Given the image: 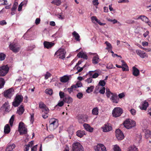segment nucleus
<instances>
[{"label":"nucleus","mask_w":151,"mask_h":151,"mask_svg":"<svg viewBox=\"0 0 151 151\" xmlns=\"http://www.w3.org/2000/svg\"><path fill=\"white\" fill-rule=\"evenodd\" d=\"M50 125L49 128L50 130H53L58 126V121L55 118L51 119L49 121Z\"/></svg>","instance_id":"obj_1"},{"label":"nucleus","mask_w":151,"mask_h":151,"mask_svg":"<svg viewBox=\"0 0 151 151\" xmlns=\"http://www.w3.org/2000/svg\"><path fill=\"white\" fill-rule=\"evenodd\" d=\"M71 151H84V148L80 143L76 142L72 144Z\"/></svg>","instance_id":"obj_2"},{"label":"nucleus","mask_w":151,"mask_h":151,"mask_svg":"<svg viewBox=\"0 0 151 151\" xmlns=\"http://www.w3.org/2000/svg\"><path fill=\"white\" fill-rule=\"evenodd\" d=\"M124 127L127 129H130L136 125L135 122L129 119H126L123 123Z\"/></svg>","instance_id":"obj_3"},{"label":"nucleus","mask_w":151,"mask_h":151,"mask_svg":"<svg viewBox=\"0 0 151 151\" xmlns=\"http://www.w3.org/2000/svg\"><path fill=\"white\" fill-rule=\"evenodd\" d=\"M23 97L22 95H17L12 102V105L14 107L18 106L22 101Z\"/></svg>","instance_id":"obj_4"},{"label":"nucleus","mask_w":151,"mask_h":151,"mask_svg":"<svg viewBox=\"0 0 151 151\" xmlns=\"http://www.w3.org/2000/svg\"><path fill=\"white\" fill-rule=\"evenodd\" d=\"M18 130L21 135L26 134L27 133V129L25 127V124L22 122L19 124Z\"/></svg>","instance_id":"obj_5"},{"label":"nucleus","mask_w":151,"mask_h":151,"mask_svg":"<svg viewBox=\"0 0 151 151\" xmlns=\"http://www.w3.org/2000/svg\"><path fill=\"white\" fill-rule=\"evenodd\" d=\"M66 52L64 49L60 48L55 54L56 57L61 59H63L65 58V54Z\"/></svg>","instance_id":"obj_6"},{"label":"nucleus","mask_w":151,"mask_h":151,"mask_svg":"<svg viewBox=\"0 0 151 151\" xmlns=\"http://www.w3.org/2000/svg\"><path fill=\"white\" fill-rule=\"evenodd\" d=\"M123 112L122 109L119 107H115L113 110L112 114L113 116L117 117L120 116Z\"/></svg>","instance_id":"obj_7"},{"label":"nucleus","mask_w":151,"mask_h":151,"mask_svg":"<svg viewBox=\"0 0 151 151\" xmlns=\"http://www.w3.org/2000/svg\"><path fill=\"white\" fill-rule=\"evenodd\" d=\"M9 47L10 50L15 53L19 52L21 48L20 46L18 44L14 43H11L9 45Z\"/></svg>","instance_id":"obj_8"},{"label":"nucleus","mask_w":151,"mask_h":151,"mask_svg":"<svg viewBox=\"0 0 151 151\" xmlns=\"http://www.w3.org/2000/svg\"><path fill=\"white\" fill-rule=\"evenodd\" d=\"M14 91V89L12 88H11L5 90L3 93V95L6 98L10 99L13 95V93L12 92Z\"/></svg>","instance_id":"obj_9"},{"label":"nucleus","mask_w":151,"mask_h":151,"mask_svg":"<svg viewBox=\"0 0 151 151\" xmlns=\"http://www.w3.org/2000/svg\"><path fill=\"white\" fill-rule=\"evenodd\" d=\"M88 117L86 115H79L77 116V119L78 122L81 124L88 121Z\"/></svg>","instance_id":"obj_10"},{"label":"nucleus","mask_w":151,"mask_h":151,"mask_svg":"<svg viewBox=\"0 0 151 151\" xmlns=\"http://www.w3.org/2000/svg\"><path fill=\"white\" fill-rule=\"evenodd\" d=\"M9 68L7 65L0 67V76H4L8 72Z\"/></svg>","instance_id":"obj_11"},{"label":"nucleus","mask_w":151,"mask_h":151,"mask_svg":"<svg viewBox=\"0 0 151 151\" xmlns=\"http://www.w3.org/2000/svg\"><path fill=\"white\" fill-rule=\"evenodd\" d=\"M115 135L116 138L119 140H122L124 138L123 133L119 129H118L116 130Z\"/></svg>","instance_id":"obj_12"},{"label":"nucleus","mask_w":151,"mask_h":151,"mask_svg":"<svg viewBox=\"0 0 151 151\" xmlns=\"http://www.w3.org/2000/svg\"><path fill=\"white\" fill-rule=\"evenodd\" d=\"M95 151H106V148L104 145L101 144H99L94 147Z\"/></svg>","instance_id":"obj_13"},{"label":"nucleus","mask_w":151,"mask_h":151,"mask_svg":"<svg viewBox=\"0 0 151 151\" xmlns=\"http://www.w3.org/2000/svg\"><path fill=\"white\" fill-rule=\"evenodd\" d=\"M103 131L104 132H107L111 131L112 128L111 125L109 123L104 124V126L102 127Z\"/></svg>","instance_id":"obj_14"},{"label":"nucleus","mask_w":151,"mask_h":151,"mask_svg":"<svg viewBox=\"0 0 151 151\" xmlns=\"http://www.w3.org/2000/svg\"><path fill=\"white\" fill-rule=\"evenodd\" d=\"M136 53L141 58H147L148 57L147 54L143 51H141L139 50H137Z\"/></svg>","instance_id":"obj_15"},{"label":"nucleus","mask_w":151,"mask_h":151,"mask_svg":"<svg viewBox=\"0 0 151 151\" xmlns=\"http://www.w3.org/2000/svg\"><path fill=\"white\" fill-rule=\"evenodd\" d=\"M110 100L114 103L117 104L119 101V99L116 94L112 93V96L110 98Z\"/></svg>","instance_id":"obj_16"},{"label":"nucleus","mask_w":151,"mask_h":151,"mask_svg":"<svg viewBox=\"0 0 151 151\" xmlns=\"http://www.w3.org/2000/svg\"><path fill=\"white\" fill-rule=\"evenodd\" d=\"M54 43L52 42H50L47 41H44L43 45L45 48L49 49L54 45Z\"/></svg>","instance_id":"obj_17"},{"label":"nucleus","mask_w":151,"mask_h":151,"mask_svg":"<svg viewBox=\"0 0 151 151\" xmlns=\"http://www.w3.org/2000/svg\"><path fill=\"white\" fill-rule=\"evenodd\" d=\"M84 129L87 131L92 132L93 131V128L91 127L88 124L85 123L83 125Z\"/></svg>","instance_id":"obj_18"},{"label":"nucleus","mask_w":151,"mask_h":151,"mask_svg":"<svg viewBox=\"0 0 151 151\" xmlns=\"http://www.w3.org/2000/svg\"><path fill=\"white\" fill-rule=\"evenodd\" d=\"M63 100L64 102L68 104L71 103L73 101V99L69 96H65Z\"/></svg>","instance_id":"obj_19"},{"label":"nucleus","mask_w":151,"mask_h":151,"mask_svg":"<svg viewBox=\"0 0 151 151\" xmlns=\"http://www.w3.org/2000/svg\"><path fill=\"white\" fill-rule=\"evenodd\" d=\"M148 105V102L145 101L142 103L141 106H139L140 109L141 110H146Z\"/></svg>","instance_id":"obj_20"},{"label":"nucleus","mask_w":151,"mask_h":151,"mask_svg":"<svg viewBox=\"0 0 151 151\" xmlns=\"http://www.w3.org/2000/svg\"><path fill=\"white\" fill-rule=\"evenodd\" d=\"M77 56L79 58H81L87 60L88 59V57L86 53L83 52H80L78 53L77 55Z\"/></svg>","instance_id":"obj_21"},{"label":"nucleus","mask_w":151,"mask_h":151,"mask_svg":"<svg viewBox=\"0 0 151 151\" xmlns=\"http://www.w3.org/2000/svg\"><path fill=\"white\" fill-rule=\"evenodd\" d=\"M76 134L77 136L81 138L86 134V132L84 130H79L77 131Z\"/></svg>","instance_id":"obj_22"},{"label":"nucleus","mask_w":151,"mask_h":151,"mask_svg":"<svg viewBox=\"0 0 151 151\" xmlns=\"http://www.w3.org/2000/svg\"><path fill=\"white\" fill-rule=\"evenodd\" d=\"M132 69H133V72H132L133 75L135 76H138L139 74V70L137 68L134 66H133L132 67Z\"/></svg>","instance_id":"obj_23"},{"label":"nucleus","mask_w":151,"mask_h":151,"mask_svg":"<svg viewBox=\"0 0 151 151\" xmlns=\"http://www.w3.org/2000/svg\"><path fill=\"white\" fill-rule=\"evenodd\" d=\"M24 111V106L22 105H21L17 109V113L19 115H22Z\"/></svg>","instance_id":"obj_24"},{"label":"nucleus","mask_w":151,"mask_h":151,"mask_svg":"<svg viewBox=\"0 0 151 151\" xmlns=\"http://www.w3.org/2000/svg\"><path fill=\"white\" fill-rule=\"evenodd\" d=\"M69 80V78L67 76H64L63 77H61L60 78V81L62 83H66Z\"/></svg>","instance_id":"obj_25"},{"label":"nucleus","mask_w":151,"mask_h":151,"mask_svg":"<svg viewBox=\"0 0 151 151\" xmlns=\"http://www.w3.org/2000/svg\"><path fill=\"white\" fill-rule=\"evenodd\" d=\"M96 55L93 57L92 59V63L94 64H96L98 63L99 62V58L98 55L96 53Z\"/></svg>","instance_id":"obj_26"},{"label":"nucleus","mask_w":151,"mask_h":151,"mask_svg":"<svg viewBox=\"0 0 151 151\" xmlns=\"http://www.w3.org/2000/svg\"><path fill=\"white\" fill-rule=\"evenodd\" d=\"M121 62L122 63V66L124 67H122V70L123 71H128L129 70V67L127 64L124 60H122Z\"/></svg>","instance_id":"obj_27"},{"label":"nucleus","mask_w":151,"mask_h":151,"mask_svg":"<svg viewBox=\"0 0 151 151\" xmlns=\"http://www.w3.org/2000/svg\"><path fill=\"white\" fill-rule=\"evenodd\" d=\"M15 147V145L14 144L12 145L9 144L8 145L6 149V151H11Z\"/></svg>","instance_id":"obj_28"},{"label":"nucleus","mask_w":151,"mask_h":151,"mask_svg":"<svg viewBox=\"0 0 151 151\" xmlns=\"http://www.w3.org/2000/svg\"><path fill=\"white\" fill-rule=\"evenodd\" d=\"M72 35L74 37H75V39L77 41H80V36L79 34L76 31L73 32L72 33Z\"/></svg>","instance_id":"obj_29"},{"label":"nucleus","mask_w":151,"mask_h":151,"mask_svg":"<svg viewBox=\"0 0 151 151\" xmlns=\"http://www.w3.org/2000/svg\"><path fill=\"white\" fill-rule=\"evenodd\" d=\"M138 19H141L142 21L147 23L148 22V19L145 16L140 15L138 18Z\"/></svg>","instance_id":"obj_30"},{"label":"nucleus","mask_w":151,"mask_h":151,"mask_svg":"<svg viewBox=\"0 0 151 151\" xmlns=\"http://www.w3.org/2000/svg\"><path fill=\"white\" fill-rule=\"evenodd\" d=\"M10 131V127L8 124H6L4 127V132L5 134H8Z\"/></svg>","instance_id":"obj_31"},{"label":"nucleus","mask_w":151,"mask_h":151,"mask_svg":"<svg viewBox=\"0 0 151 151\" xmlns=\"http://www.w3.org/2000/svg\"><path fill=\"white\" fill-rule=\"evenodd\" d=\"M39 107L42 109L47 107L46 105L42 101H40L39 103Z\"/></svg>","instance_id":"obj_32"},{"label":"nucleus","mask_w":151,"mask_h":151,"mask_svg":"<svg viewBox=\"0 0 151 151\" xmlns=\"http://www.w3.org/2000/svg\"><path fill=\"white\" fill-rule=\"evenodd\" d=\"M61 2L60 0H53L51 3L57 6H59L61 4Z\"/></svg>","instance_id":"obj_33"},{"label":"nucleus","mask_w":151,"mask_h":151,"mask_svg":"<svg viewBox=\"0 0 151 151\" xmlns=\"http://www.w3.org/2000/svg\"><path fill=\"white\" fill-rule=\"evenodd\" d=\"M151 134L150 131L149 130H147L145 132V136L146 138H148L150 137Z\"/></svg>","instance_id":"obj_34"},{"label":"nucleus","mask_w":151,"mask_h":151,"mask_svg":"<svg viewBox=\"0 0 151 151\" xmlns=\"http://www.w3.org/2000/svg\"><path fill=\"white\" fill-rule=\"evenodd\" d=\"M4 105L6 106V108L4 109V111L6 112H8L10 111V109L8 102L7 101L5 102L4 104Z\"/></svg>","instance_id":"obj_35"},{"label":"nucleus","mask_w":151,"mask_h":151,"mask_svg":"<svg viewBox=\"0 0 151 151\" xmlns=\"http://www.w3.org/2000/svg\"><path fill=\"white\" fill-rule=\"evenodd\" d=\"M76 88V87L75 85H72L70 88H68L67 89L69 93H70L73 90H75Z\"/></svg>","instance_id":"obj_36"},{"label":"nucleus","mask_w":151,"mask_h":151,"mask_svg":"<svg viewBox=\"0 0 151 151\" xmlns=\"http://www.w3.org/2000/svg\"><path fill=\"white\" fill-rule=\"evenodd\" d=\"M94 88V87L93 86H91L88 87L86 90V92L88 93H89L93 91Z\"/></svg>","instance_id":"obj_37"},{"label":"nucleus","mask_w":151,"mask_h":151,"mask_svg":"<svg viewBox=\"0 0 151 151\" xmlns=\"http://www.w3.org/2000/svg\"><path fill=\"white\" fill-rule=\"evenodd\" d=\"M128 151H138V150L136 147L133 146L129 147L128 149Z\"/></svg>","instance_id":"obj_38"},{"label":"nucleus","mask_w":151,"mask_h":151,"mask_svg":"<svg viewBox=\"0 0 151 151\" xmlns=\"http://www.w3.org/2000/svg\"><path fill=\"white\" fill-rule=\"evenodd\" d=\"M92 113L94 115H98V108L97 107L94 108L92 110Z\"/></svg>","instance_id":"obj_39"},{"label":"nucleus","mask_w":151,"mask_h":151,"mask_svg":"<svg viewBox=\"0 0 151 151\" xmlns=\"http://www.w3.org/2000/svg\"><path fill=\"white\" fill-rule=\"evenodd\" d=\"M5 81L4 79L0 78V88L3 87L5 84Z\"/></svg>","instance_id":"obj_40"},{"label":"nucleus","mask_w":151,"mask_h":151,"mask_svg":"<svg viewBox=\"0 0 151 151\" xmlns=\"http://www.w3.org/2000/svg\"><path fill=\"white\" fill-rule=\"evenodd\" d=\"M45 93L49 95H51L52 94V90L51 89H47L45 91Z\"/></svg>","instance_id":"obj_41"},{"label":"nucleus","mask_w":151,"mask_h":151,"mask_svg":"<svg viewBox=\"0 0 151 151\" xmlns=\"http://www.w3.org/2000/svg\"><path fill=\"white\" fill-rule=\"evenodd\" d=\"M106 44L107 47H106V49L108 50L109 49H111L112 48V47L111 44L108 41H106L105 42Z\"/></svg>","instance_id":"obj_42"},{"label":"nucleus","mask_w":151,"mask_h":151,"mask_svg":"<svg viewBox=\"0 0 151 151\" xmlns=\"http://www.w3.org/2000/svg\"><path fill=\"white\" fill-rule=\"evenodd\" d=\"M18 3L17 2H15L14 4L13 7L11 9V11H15L17 8Z\"/></svg>","instance_id":"obj_43"},{"label":"nucleus","mask_w":151,"mask_h":151,"mask_svg":"<svg viewBox=\"0 0 151 151\" xmlns=\"http://www.w3.org/2000/svg\"><path fill=\"white\" fill-rule=\"evenodd\" d=\"M42 110L44 114H48V113L49 112V109L47 107L44 109H42Z\"/></svg>","instance_id":"obj_44"},{"label":"nucleus","mask_w":151,"mask_h":151,"mask_svg":"<svg viewBox=\"0 0 151 151\" xmlns=\"http://www.w3.org/2000/svg\"><path fill=\"white\" fill-rule=\"evenodd\" d=\"M64 104V102L63 100L62 101H59L57 105L55 106V107L56 108L58 106L62 107L63 105Z\"/></svg>","instance_id":"obj_45"},{"label":"nucleus","mask_w":151,"mask_h":151,"mask_svg":"<svg viewBox=\"0 0 151 151\" xmlns=\"http://www.w3.org/2000/svg\"><path fill=\"white\" fill-rule=\"evenodd\" d=\"M51 74L48 72H46V74L45 75V78L46 80L48 79L51 76Z\"/></svg>","instance_id":"obj_46"},{"label":"nucleus","mask_w":151,"mask_h":151,"mask_svg":"<svg viewBox=\"0 0 151 151\" xmlns=\"http://www.w3.org/2000/svg\"><path fill=\"white\" fill-rule=\"evenodd\" d=\"M99 86H104L106 85V82L104 80H100L99 83Z\"/></svg>","instance_id":"obj_47"},{"label":"nucleus","mask_w":151,"mask_h":151,"mask_svg":"<svg viewBox=\"0 0 151 151\" xmlns=\"http://www.w3.org/2000/svg\"><path fill=\"white\" fill-rule=\"evenodd\" d=\"M113 148L114 151H121L119 147L116 145L114 146Z\"/></svg>","instance_id":"obj_48"},{"label":"nucleus","mask_w":151,"mask_h":151,"mask_svg":"<svg viewBox=\"0 0 151 151\" xmlns=\"http://www.w3.org/2000/svg\"><path fill=\"white\" fill-rule=\"evenodd\" d=\"M59 96H60V98L61 99H63L65 98L66 96H65V93L62 91H60L59 92Z\"/></svg>","instance_id":"obj_49"},{"label":"nucleus","mask_w":151,"mask_h":151,"mask_svg":"<svg viewBox=\"0 0 151 151\" xmlns=\"http://www.w3.org/2000/svg\"><path fill=\"white\" fill-rule=\"evenodd\" d=\"M6 56V55L4 53H0V60H4Z\"/></svg>","instance_id":"obj_50"},{"label":"nucleus","mask_w":151,"mask_h":151,"mask_svg":"<svg viewBox=\"0 0 151 151\" xmlns=\"http://www.w3.org/2000/svg\"><path fill=\"white\" fill-rule=\"evenodd\" d=\"M75 86L76 87V88L78 87L82 86V84L80 81H78L77 82Z\"/></svg>","instance_id":"obj_51"},{"label":"nucleus","mask_w":151,"mask_h":151,"mask_svg":"<svg viewBox=\"0 0 151 151\" xmlns=\"http://www.w3.org/2000/svg\"><path fill=\"white\" fill-rule=\"evenodd\" d=\"M134 22V21L132 19H129L127 20L126 22V23L129 24H133Z\"/></svg>","instance_id":"obj_52"},{"label":"nucleus","mask_w":151,"mask_h":151,"mask_svg":"<svg viewBox=\"0 0 151 151\" xmlns=\"http://www.w3.org/2000/svg\"><path fill=\"white\" fill-rule=\"evenodd\" d=\"M83 94L82 93H78L77 95V97L79 99H81L83 97Z\"/></svg>","instance_id":"obj_53"},{"label":"nucleus","mask_w":151,"mask_h":151,"mask_svg":"<svg viewBox=\"0 0 151 151\" xmlns=\"http://www.w3.org/2000/svg\"><path fill=\"white\" fill-rule=\"evenodd\" d=\"M130 111L131 114L133 115H134L136 114V110L133 109H131L130 110Z\"/></svg>","instance_id":"obj_54"},{"label":"nucleus","mask_w":151,"mask_h":151,"mask_svg":"<svg viewBox=\"0 0 151 151\" xmlns=\"http://www.w3.org/2000/svg\"><path fill=\"white\" fill-rule=\"evenodd\" d=\"M24 5V4L23 2H22L21 3V4H19V6L18 8V11H20L22 9V6Z\"/></svg>","instance_id":"obj_55"},{"label":"nucleus","mask_w":151,"mask_h":151,"mask_svg":"<svg viewBox=\"0 0 151 151\" xmlns=\"http://www.w3.org/2000/svg\"><path fill=\"white\" fill-rule=\"evenodd\" d=\"M92 78L91 77L88 78L85 80V81L87 82L88 83H90L92 82Z\"/></svg>","instance_id":"obj_56"},{"label":"nucleus","mask_w":151,"mask_h":151,"mask_svg":"<svg viewBox=\"0 0 151 151\" xmlns=\"http://www.w3.org/2000/svg\"><path fill=\"white\" fill-rule=\"evenodd\" d=\"M149 32L148 30L146 32L144 33L143 34L144 37L145 38L146 37L148 36H149Z\"/></svg>","instance_id":"obj_57"},{"label":"nucleus","mask_w":151,"mask_h":151,"mask_svg":"<svg viewBox=\"0 0 151 151\" xmlns=\"http://www.w3.org/2000/svg\"><path fill=\"white\" fill-rule=\"evenodd\" d=\"M83 67L80 68V67H77L76 69L78 70V72L76 73H78V72H81L83 69Z\"/></svg>","instance_id":"obj_58"},{"label":"nucleus","mask_w":151,"mask_h":151,"mask_svg":"<svg viewBox=\"0 0 151 151\" xmlns=\"http://www.w3.org/2000/svg\"><path fill=\"white\" fill-rule=\"evenodd\" d=\"M7 24L5 20H3L0 21V25L2 26L6 25Z\"/></svg>","instance_id":"obj_59"},{"label":"nucleus","mask_w":151,"mask_h":151,"mask_svg":"<svg viewBox=\"0 0 151 151\" xmlns=\"http://www.w3.org/2000/svg\"><path fill=\"white\" fill-rule=\"evenodd\" d=\"M105 87H103L99 91V92L102 94H103L105 93Z\"/></svg>","instance_id":"obj_60"},{"label":"nucleus","mask_w":151,"mask_h":151,"mask_svg":"<svg viewBox=\"0 0 151 151\" xmlns=\"http://www.w3.org/2000/svg\"><path fill=\"white\" fill-rule=\"evenodd\" d=\"M93 4L95 6H98L99 4L98 0H93Z\"/></svg>","instance_id":"obj_61"},{"label":"nucleus","mask_w":151,"mask_h":151,"mask_svg":"<svg viewBox=\"0 0 151 151\" xmlns=\"http://www.w3.org/2000/svg\"><path fill=\"white\" fill-rule=\"evenodd\" d=\"M25 149H24V151H28L29 149V147H30V145L29 144L26 145L25 146Z\"/></svg>","instance_id":"obj_62"},{"label":"nucleus","mask_w":151,"mask_h":151,"mask_svg":"<svg viewBox=\"0 0 151 151\" xmlns=\"http://www.w3.org/2000/svg\"><path fill=\"white\" fill-rule=\"evenodd\" d=\"M118 96L119 98L122 99L125 96V95L124 93H119L118 95Z\"/></svg>","instance_id":"obj_63"},{"label":"nucleus","mask_w":151,"mask_h":151,"mask_svg":"<svg viewBox=\"0 0 151 151\" xmlns=\"http://www.w3.org/2000/svg\"><path fill=\"white\" fill-rule=\"evenodd\" d=\"M37 146V145L32 147L31 148V151H36Z\"/></svg>","instance_id":"obj_64"}]
</instances>
